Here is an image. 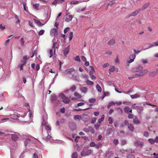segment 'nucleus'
I'll return each instance as SVG.
<instances>
[{"instance_id":"nucleus-1","label":"nucleus","mask_w":158,"mask_h":158,"mask_svg":"<svg viewBox=\"0 0 158 158\" xmlns=\"http://www.w3.org/2000/svg\"><path fill=\"white\" fill-rule=\"evenodd\" d=\"M46 129L48 131L47 132H45L44 133L42 132V134L43 139L45 140H47L51 138L50 135V131H51V129L49 126H48L46 127Z\"/></svg>"},{"instance_id":"nucleus-2","label":"nucleus","mask_w":158,"mask_h":158,"mask_svg":"<svg viewBox=\"0 0 158 158\" xmlns=\"http://www.w3.org/2000/svg\"><path fill=\"white\" fill-rule=\"evenodd\" d=\"M60 96L62 100V102L64 103L68 104L70 102V98L66 96L64 93H60Z\"/></svg>"},{"instance_id":"nucleus-3","label":"nucleus","mask_w":158,"mask_h":158,"mask_svg":"<svg viewBox=\"0 0 158 158\" xmlns=\"http://www.w3.org/2000/svg\"><path fill=\"white\" fill-rule=\"evenodd\" d=\"M124 123L127 126L128 128L131 131H133L134 130V127L133 124L129 123L128 122L125 120L124 122Z\"/></svg>"},{"instance_id":"nucleus-4","label":"nucleus","mask_w":158,"mask_h":158,"mask_svg":"<svg viewBox=\"0 0 158 158\" xmlns=\"http://www.w3.org/2000/svg\"><path fill=\"white\" fill-rule=\"evenodd\" d=\"M135 57L136 55L135 54L130 55L129 57V60L127 61V63L130 64L133 62Z\"/></svg>"},{"instance_id":"nucleus-5","label":"nucleus","mask_w":158,"mask_h":158,"mask_svg":"<svg viewBox=\"0 0 158 158\" xmlns=\"http://www.w3.org/2000/svg\"><path fill=\"white\" fill-rule=\"evenodd\" d=\"M135 144L136 147H139L142 148L143 145V143L142 141L137 140L135 143Z\"/></svg>"},{"instance_id":"nucleus-6","label":"nucleus","mask_w":158,"mask_h":158,"mask_svg":"<svg viewBox=\"0 0 158 158\" xmlns=\"http://www.w3.org/2000/svg\"><path fill=\"white\" fill-rule=\"evenodd\" d=\"M140 9H138L135 11L134 12H132L131 13L129 14V17L131 16H135L137 15L139 13V11H140Z\"/></svg>"},{"instance_id":"nucleus-7","label":"nucleus","mask_w":158,"mask_h":158,"mask_svg":"<svg viewBox=\"0 0 158 158\" xmlns=\"http://www.w3.org/2000/svg\"><path fill=\"white\" fill-rule=\"evenodd\" d=\"M73 16L71 15H69L67 14L66 15L65 21L67 22H69L71 21L73 18Z\"/></svg>"},{"instance_id":"nucleus-8","label":"nucleus","mask_w":158,"mask_h":158,"mask_svg":"<svg viewBox=\"0 0 158 158\" xmlns=\"http://www.w3.org/2000/svg\"><path fill=\"white\" fill-rule=\"evenodd\" d=\"M158 73V70L150 72L149 76L151 77H154Z\"/></svg>"},{"instance_id":"nucleus-9","label":"nucleus","mask_w":158,"mask_h":158,"mask_svg":"<svg viewBox=\"0 0 158 158\" xmlns=\"http://www.w3.org/2000/svg\"><path fill=\"white\" fill-rule=\"evenodd\" d=\"M133 122L136 124H139L140 123V121L136 116H135V118H133Z\"/></svg>"},{"instance_id":"nucleus-10","label":"nucleus","mask_w":158,"mask_h":158,"mask_svg":"<svg viewBox=\"0 0 158 158\" xmlns=\"http://www.w3.org/2000/svg\"><path fill=\"white\" fill-rule=\"evenodd\" d=\"M149 3H147L143 5L141 8L140 9V10H143L145 9H146L149 6Z\"/></svg>"},{"instance_id":"nucleus-11","label":"nucleus","mask_w":158,"mask_h":158,"mask_svg":"<svg viewBox=\"0 0 158 158\" xmlns=\"http://www.w3.org/2000/svg\"><path fill=\"white\" fill-rule=\"evenodd\" d=\"M77 87L75 85H73L70 88V89L68 91H70L71 92L75 91Z\"/></svg>"},{"instance_id":"nucleus-12","label":"nucleus","mask_w":158,"mask_h":158,"mask_svg":"<svg viewBox=\"0 0 158 158\" xmlns=\"http://www.w3.org/2000/svg\"><path fill=\"white\" fill-rule=\"evenodd\" d=\"M69 51V46H68L66 47L64 51V55L68 54Z\"/></svg>"},{"instance_id":"nucleus-13","label":"nucleus","mask_w":158,"mask_h":158,"mask_svg":"<svg viewBox=\"0 0 158 158\" xmlns=\"http://www.w3.org/2000/svg\"><path fill=\"white\" fill-rule=\"evenodd\" d=\"M82 93H86L87 92V88L85 87H81L80 89Z\"/></svg>"},{"instance_id":"nucleus-14","label":"nucleus","mask_w":158,"mask_h":158,"mask_svg":"<svg viewBox=\"0 0 158 158\" xmlns=\"http://www.w3.org/2000/svg\"><path fill=\"white\" fill-rule=\"evenodd\" d=\"M11 139L13 141H15L18 139V137L15 134H12L11 135Z\"/></svg>"},{"instance_id":"nucleus-15","label":"nucleus","mask_w":158,"mask_h":158,"mask_svg":"<svg viewBox=\"0 0 158 158\" xmlns=\"http://www.w3.org/2000/svg\"><path fill=\"white\" fill-rule=\"evenodd\" d=\"M115 43V40L114 39H112L109 40L107 43V44L109 45H114Z\"/></svg>"},{"instance_id":"nucleus-16","label":"nucleus","mask_w":158,"mask_h":158,"mask_svg":"<svg viewBox=\"0 0 158 158\" xmlns=\"http://www.w3.org/2000/svg\"><path fill=\"white\" fill-rule=\"evenodd\" d=\"M74 95L77 97V99H81L82 97L81 95L77 92H75L74 93Z\"/></svg>"},{"instance_id":"nucleus-17","label":"nucleus","mask_w":158,"mask_h":158,"mask_svg":"<svg viewBox=\"0 0 158 158\" xmlns=\"http://www.w3.org/2000/svg\"><path fill=\"white\" fill-rule=\"evenodd\" d=\"M58 28H53L51 30V32L54 35H55L57 31Z\"/></svg>"},{"instance_id":"nucleus-18","label":"nucleus","mask_w":158,"mask_h":158,"mask_svg":"<svg viewBox=\"0 0 158 158\" xmlns=\"http://www.w3.org/2000/svg\"><path fill=\"white\" fill-rule=\"evenodd\" d=\"M75 71V69L74 68H72L69 69H68L66 70L67 73L68 74H70L72 72H74Z\"/></svg>"},{"instance_id":"nucleus-19","label":"nucleus","mask_w":158,"mask_h":158,"mask_svg":"<svg viewBox=\"0 0 158 158\" xmlns=\"http://www.w3.org/2000/svg\"><path fill=\"white\" fill-rule=\"evenodd\" d=\"M39 6L40 4L39 3H36L33 5V7L36 10H39Z\"/></svg>"},{"instance_id":"nucleus-20","label":"nucleus","mask_w":158,"mask_h":158,"mask_svg":"<svg viewBox=\"0 0 158 158\" xmlns=\"http://www.w3.org/2000/svg\"><path fill=\"white\" fill-rule=\"evenodd\" d=\"M140 95L138 94H135L131 95V97L132 99L137 98L140 97Z\"/></svg>"},{"instance_id":"nucleus-21","label":"nucleus","mask_w":158,"mask_h":158,"mask_svg":"<svg viewBox=\"0 0 158 158\" xmlns=\"http://www.w3.org/2000/svg\"><path fill=\"white\" fill-rule=\"evenodd\" d=\"M89 74L92 79H96V77L93 75V73L92 71H89Z\"/></svg>"},{"instance_id":"nucleus-22","label":"nucleus","mask_w":158,"mask_h":158,"mask_svg":"<svg viewBox=\"0 0 158 158\" xmlns=\"http://www.w3.org/2000/svg\"><path fill=\"white\" fill-rule=\"evenodd\" d=\"M74 119L75 120H79L81 118V116L80 115H75L74 116Z\"/></svg>"},{"instance_id":"nucleus-23","label":"nucleus","mask_w":158,"mask_h":158,"mask_svg":"<svg viewBox=\"0 0 158 158\" xmlns=\"http://www.w3.org/2000/svg\"><path fill=\"white\" fill-rule=\"evenodd\" d=\"M96 87L97 90L98 92H101V91H102V88L98 84H97L96 85Z\"/></svg>"},{"instance_id":"nucleus-24","label":"nucleus","mask_w":158,"mask_h":158,"mask_svg":"<svg viewBox=\"0 0 158 158\" xmlns=\"http://www.w3.org/2000/svg\"><path fill=\"white\" fill-rule=\"evenodd\" d=\"M143 73H142L141 72L138 73H137L135 74V76L136 77H141L142 76H143Z\"/></svg>"},{"instance_id":"nucleus-25","label":"nucleus","mask_w":158,"mask_h":158,"mask_svg":"<svg viewBox=\"0 0 158 158\" xmlns=\"http://www.w3.org/2000/svg\"><path fill=\"white\" fill-rule=\"evenodd\" d=\"M102 145V144L101 142H98L97 144H96L95 148H96L98 149L100 148L101 147Z\"/></svg>"},{"instance_id":"nucleus-26","label":"nucleus","mask_w":158,"mask_h":158,"mask_svg":"<svg viewBox=\"0 0 158 158\" xmlns=\"http://www.w3.org/2000/svg\"><path fill=\"white\" fill-rule=\"evenodd\" d=\"M77 157L78 154L77 152L73 153L72 155V158H77Z\"/></svg>"},{"instance_id":"nucleus-27","label":"nucleus","mask_w":158,"mask_h":158,"mask_svg":"<svg viewBox=\"0 0 158 158\" xmlns=\"http://www.w3.org/2000/svg\"><path fill=\"white\" fill-rule=\"evenodd\" d=\"M114 1H111L110 3L107 2L106 3V5L107 6H112L115 3Z\"/></svg>"},{"instance_id":"nucleus-28","label":"nucleus","mask_w":158,"mask_h":158,"mask_svg":"<svg viewBox=\"0 0 158 158\" xmlns=\"http://www.w3.org/2000/svg\"><path fill=\"white\" fill-rule=\"evenodd\" d=\"M92 150L90 149H88L85 152V154L86 155H88L91 154Z\"/></svg>"},{"instance_id":"nucleus-29","label":"nucleus","mask_w":158,"mask_h":158,"mask_svg":"<svg viewBox=\"0 0 158 158\" xmlns=\"http://www.w3.org/2000/svg\"><path fill=\"white\" fill-rule=\"evenodd\" d=\"M104 115H102V117L98 119V122L99 123H101L104 120Z\"/></svg>"},{"instance_id":"nucleus-30","label":"nucleus","mask_w":158,"mask_h":158,"mask_svg":"<svg viewBox=\"0 0 158 158\" xmlns=\"http://www.w3.org/2000/svg\"><path fill=\"white\" fill-rule=\"evenodd\" d=\"M91 108V107H89V108H85V109H84L83 110H82L81 109H75L74 110H75V111H81V110L85 111V110H87L90 109Z\"/></svg>"},{"instance_id":"nucleus-31","label":"nucleus","mask_w":158,"mask_h":158,"mask_svg":"<svg viewBox=\"0 0 158 158\" xmlns=\"http://www.w3.org/2000/svg\"><path fill=\"white\" fill-rule=\"evenodd\" d=\"M130 108L128 106L125 107L124 108V111L126 113H128L129 110Z\"/></svg>"},{"instance_id":"nucleus-32","label":"nucleus","mask_w":158,"mask_h":158,"mask_svg":"<svg viewBox=\"0 0 158 158\" xmlns=\"http://www.w3.org/2000/svg\"><path fill=\"white\" fill-rule=\"evenodd\" d=\"M15 19L17 20V21L16 22V23H20V20L19 19V18L17 15H15Z\"/></svg>"},{"instance_id":"nucleus-33","label":"nucleus","mask_w":158,"mask_h":158,"mask_svg":"<svg viewBox=\"0 0 158 158\" xmlns=\"http://www.w3.org/2000/svg\"><path fill=\"white\" fill-rule=\"evenodd\" d=\"M148 141L151 144H153L155 142V140L152 139H149Z\"/></svg>"},{"instance_id":"nucleus-34","label":"nucleus","mask_w":158,"mask_h":158,"mask_svg":"<svg viewBox=\"0 0 158 158\" xmlns=\"http://www.w3.org/2000/svg\"><path fill=\"white\" fill-rule=\"evenodd\" d=\"M73 33L72 32H70L69 35V40H71L73 38Z\"/></svg>"},{"instance_id":"nucleus-35","label":"nucleus","mask_w":158,"mask_h":158,"mask_svg":"<svg viewBox=\"0 0 158 158\" xmlns=\"http://www.w3.org/2000/svg\"><path fill=\"white\" fill-rule=\"evenodd\" d=\"M49 53L50 55L49 56V58H50L53 56V51L52 49H51L50 50Z\"/></svg>"},{"instance_id":"nucleus-36","label":"nucleus","mask_w":158,"mask_h":158,"mask_svg":"<svg viewBox=\"0 0 158 158\" xmlns=\"http://www.w3.org/2000/svg\"><path fill=\"white\" fill-rule=\"evenodd\" d=\"M35 23L39 26H41L43 25V24L39 20H35Z\"/></svg>"},{"instance_id":"nucleus-37","label":"nucleus","mask_w":158,"mask_h":158,"mask_svg":"<svg viewBox=\"0 0 158 158\" xmlns=\"http://www.w3.org/2000/svg\"><path fill=\"white\" fill-rule=\"evenodd\" d=\"M89 101L90 103H94L96 101V99L94 98H92L89 99Z\"/></svg>"},{"instance_id":"nucleus-38","label":"nucleus","mask_w":158,"mask_h":158,"mask_svg":"<svg viewBox=\"0 0 158 158\" xmlns=\"http://www.w3.org/2000/svg\"><path fill=\"white\" fill-rule=\"evenodd\" d=\"M20 42L21 45L22 46H23L24 45V39L23 38H22L20 39Z\"/></svg>"},{"instance_id":"nucleus-39","label":"nucleus","mask_w":158,"mask_h":158,"mask_svg":"<svg viewBox=\"0 0 158 158\" xmlns=\"http://www.w3.org/2000/svg\"><path fill=\"white\" fill-rule=\"evenodd\" d=\"M60 0H55L52 3V4L53 5H55L56 4H60Z\"/></svg>"},{"instance_id":"nucleus-40","label":"nucleus","mask_w":158,"mask_h":158,"mask_svg":"<svg viewBox=\"0 0 158 158\" xmlns=\"http://www.w3.org/2000/svg\"><path fill=\"white\" fill-rule=\"evenodd\" d=\"M31 141V140L30 139H26L25 140V142H24V144H25V146H27V145L28 144V141Z\"/></svg>"},{"instance_id":"nucleus-41","label":"nucleus","mask_w":158,"mask_h":158,"mask_svg":"<svg viewBox=\"0 0 158 158\" xmlns=\"http://www.w3.org/2000/svg\"><path fill=\"white\" fill-rule=\"evenodd\" d=\"M96 144L94 142H92L90 144V146L91 147H94L96 146Z\"/></svg>"},{"instance_id":"nucleus-42","label":"nucleus","mask_w":158,"mask_h":158,"mask_svg":"<svg viewBox=\"0 0 158 158\" xmlns=\"http://www.w3.org/2000/svg\"><path fill=\"white\" fill-rule=\"evenodd\" d=\"M79 3V2L78 1H72L71 2L70 4H77Z\"/></svg>"},{"instance_id":"nucleus-43","label":"nucleus","mask_w":158,"mask_h":158,"mask_svg":"<svg viewBox=\"0 0 158 158\" xmlns=\"http://www.w3.org/2000/svg\"><path fill=\"white\" fill-rule=\"evenodd\" d=\"M86 83L87 84L91 85H93L94 84V83L92 81H90L89 80L87 81Z\"/></svg>"},{"instance_id":"nucleus-44","label":"nucleus","mask_w":158,"mask_h":158,"mask_svg":"<svg viewBox=\"0 0 158 158\" xmlns=\"http://www.w3.org/2000/svg\"><path fill=\"white\" fill-rule=\"evenodd\" d=\"M143 68L142 67H139L136 69V70L135 71V72H139L141 71L142 70Z\"/></svg>"},{"instance_id":"nucleus-45","label":"nucleus","mask_w":158,"mask_h":158,"mask_svg":"<svg viewBox=\"0 0 158 158\" xmlns=\"http://www.w3.org/2000/svg\"><path fill=\"white\" fill-rule=\"evenodd\" d=\"M113 143L115 145H117L118 144L119 141L118 139H114L113 141Z\"/></svg>"},{"instance_id":"nucleus-46","label":"nucleus","mask_w":158,"mask_h":158,"mask_svg":"<svg viewBox=\"0 0 158 158\" xmlns=\"http://www.w3.org/2000/svg\"><path fill=\"white\" fill-rule=\"evenodd\" d=\"M74 60L80 62V59L79 56H77L74 58Z\"/></svg>"},{"instance_id":"nucleus-47","label":"nucleus","mask_w":158,"mask_h":158,"mask_svg":"<svg viewBox=\"0 0 158 158\" xmlns=\"http://www.w3.org/2000/svg\"><path fill=\"white\" fill-rule=\"evenodd\" d=\"M141 72L142 73H143V76L147 73L148 72V71L147 69H146L143 70V71Z\"/></svg>"},{"instance_id":"nucleus-48","label":"nucleus","mask_w":158,"mask_h":158,"mask_svg":"<svg viewBox=\"0 0 158 158\" xmlns=\"http://www.w3.org/2000/svg\"><path fill=\"white\" fill-rule=\"evenodd\" d=\"M44 30H40L39 32V35H43L44 34Z\"/></svg>"},{"instance_id":"nucleus-49","label":"nucleus","mask_w":158,"mask_h":158,"mask_svg":"<svg viewBox=\"0 0 158 158\" xmlns=\"http://www.w3.org/2000/svg\"><path fill=\"white\" fill-rule=\"evenodd\" d=\"M115 63H119V60L118 56H117L116 58V59L115 60Z\"/></svg>"},{"instance_id":"nucleus-50","label":"nucleus","mask_w":158,"mask_h":158,"mask_svg":"<svg viewBox=\"0 0 158 158\" xmlns=\"http://www.w3.org/2000/svg\"><path fill=\"white\" fill-rule=\"evenodd\" d=\"M69 27H66L64 30V34L66 33L69 31Z\"/></svg>"},{"instance_id":"nucleus-51","label":"nucleus","mask_w":158,"mask_h":158,"mask_svg":"<svg viewBox=\"0 0 158 158\" xmlns=\"http://www.w3.org/2000/svg\"><path fill=\"white\" fill-rule=\"evenodd\" d=\"M81 58L82 61L84 62L86 61L87 60L86 59V58L85 57L83 56H81Z\"/></svg>"},{"instance_id":"nucleus-52","label":"nucleus","mask_w":158,"mask_h":158,"mask_svg":"<svg viewBox=\"0 0 158 158\" xmlns=\"http://www.w3.org/2000/svg\"><path fill=\"white\" fill-rule=\"evenodd\" d=\"M96 119L95 118H93L91 120V123H94L96 121Z\"/></svg>"},{"instance_id":"nucleus-53","label":"nucleus","mask_w":158,"mask_h":158,"mask_svg":"<svg viewBox=\"0 0 158 158\" xmlns=\"http://www.w3.org/2000/svg\"><path fill=\"white\" fill-rule=\"evenodd\" d=\"M40 68V66L39 64H37L36 66L35 69L36 71H38Z\"/></svg>"},{"instance_id":"nucleus-54","label":"nucleus","mask_w":158,"mask_h":158,"mask_svg":"<svg viewBox=\"0 0 158 158\" xmlns=\"http://www.w3.org/2000/svg\"><path fill=\"white\" fill-rule=\"evenodd\" d=\"M115 67L114 66H112V68L109 69V70L110 72H114V70Z\"/></svg>"},{"instance_id":"nucleus-55","label":"nucleus","mask_w":158,"mask_h":158,"mask_svg":"<svg viewBox=\"0 0 158 158\" xmlns=\"http://www.w3.org/2000/svg\"><path fill=\"white\" fill-rule=\"evenodd\" d=\"M5 29V27L3 26L2 24H0V29L2 30H3Z\"/></svg>"},{"instance_id":"nucleus-56","label":"nucleus","mask_w":158,"mask_h":158,"mask_svg":"<svg viewBox=\"0 0 158 158\" xmlns=\"http://www.w3.org/2000/svg\"><path fill=\"white\" fill-rule=\"evenodd\" d=\"M108 121L110 124H111L112 123V120L111 117H110L109 118Z\"/></svg>"},{"instance_id":"nucleus-57","label":"nucleus","mask_w":158,"mask_h":158,"mask_svg":"<svg viewBox=\"0 0 158 158\" xmlns=\"http://www.w3.org/2000/svg\"><path fill=\"white\" fill-rule=\"evenodd\" d=\"M80 138V137L79 136H77L76 137L75 139V141L76 143H77L79 139Z\"/></svg>"},{"instance_id":"nucleus-58","label":"nucleus","mask_w":158,"mask_h":158,"mask_svg":"<svg viewBox=\"0 0 158 158\" xmlns=\"http://www.w3.org/2000/svg\"><path fill=\"white\" fill-rule=\"evenodd\" d=\"M102 138V136L101 135H99L98 136V138L97 139L98 141H99Z\"/></svg>"},{"instance_id":"nucleus-59","label":"nucleus","mask_w":158,"mask_h":158,"mask_svg":"<svg viewBox=\"0 0 158 158\" xmlns=\"http://www.w3.org/2000/svg\"><path fill=\"white\" fill-rule=\"evenodd\" d=\"M134 116L132 114H130L128 115V118H133Z\"/></svg>"},{"instance_id":"nucleus-60","label":"nucleus","mask_w":158,"mask_h":158,"mask_svg":"<svg viewBox=\"0 0 158 158\" xmlns=\"http://www.w3.org/2000/svg\"><path fill=\"white\" fill-rule=\"evenodd\" d=\"M139 106H138L136 105V104H134L132 106L133 108L135 109H138V108H139Z\"/></svg>"},{"instance_id":"nucleus-61","label":"nucleus","mask_w":158,"mask_h":158,"mask_svg":"<svg viewBox=\"0 0 158 158\" xmlns=\"http://www.w3.org/2000/svg\"><path fill=\"white\" fill-rule=\"evenodd\" d=\"M109 104V106H112L114 105L115 104V103L113 102H110Z\"/></svg>"},{"instance_id":"nucleus-62","label":"nucleus","mask_w":158,"mask_h":158,"mask_svg":"<svg viewBox=\"0 0 158 158\" xmlns=\"http://www.w3.org/2000/svg\"><path fill=\"white\" fill-rule=\"evenodd\" d=\"M33 158H38V155L36 153H34L33 154Z\"/></svg>"},{"instance_id":"nucleus-63","label":"nucleus","mask_w":158,"mask_h":158,"mask_svg":"<svg viewBox=\"0 0 158 158\" xmlns=\"http://www.w3.org/2000/svg\"><path fill=\"white\" fill-rule=\"evenodd\" d=\"M28 58L29 57H28L27 56H24L23 57V60L27 61V60L28 59Z\"/></svg>"},{"instance_id":"nucleus-64","label":"nucleus","mask_w":158,"mask_h":158,"mask_svg":"<svg viewBox=\"0 0 158 158\" xmlns=\"http://www.w3.org/2000/svg\"><path fill=\"white\" fill-rule=\"evenodd\" d=\"M100 126V124H95L94 126L96 130H98Z\"/></svg>"}]
</instances>
